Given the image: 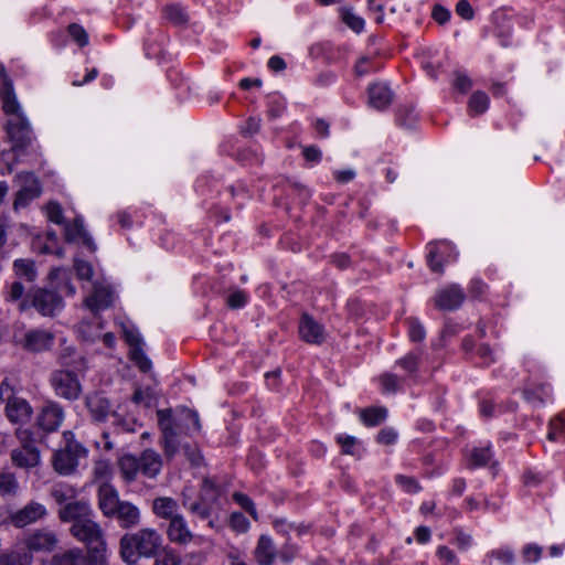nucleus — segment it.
Listing matches in <instances>:
<instances>
[{
	"label": "nucleus",
	"instance_id": "774afa93",
	"mask_svg": "<svg viewBox=\"0 0 565 565\" xmlns=\"http://www.w3.org/2000/svg\"><path fill=\"white\" fill-rule=\"evenodd\" d=\"M477 354L483 360V364L487 366L494 362L493 352L488 344H480L477 348Z\"/></svg>",
	"mask_w": 565,
	"mask_h": 565
},
{
	"label": "nucleus",
	"instance_id": "393cba45",
	"mask_svg": "<svg viewBox=\"0 0 565 565\" xmlns=\"http://www.w3.org/2000/svg\"><path fill=\"white\" fill-rule=\"evenodd\" d=\"M115 516L117 518L120 526L124 529L137 526L140 522L139 509L128 501L121 502V504L119 505L118 510L115 513Z\"/></svg>",
	"mask_w": 565,
	"mask_h": 565
},
{
	"label": "nucleus",
	"instance_id": "412c9836",
	"mask_svg": "<svg viewBox=\"0 0 565 565\" xmlns=\"http://www.w3.org/2000/svg\"><path fill=\"white\" fill-rule=\"evenodd\" d=\"M64 237L66 242H76L82 239V243L90 250H96V245L94 244L92 237L86 232L83 220L81 217H76L73 223L64 224Z\"/></svg>",
	"mask_w": 565,
	"mask_h": 565
},
{
	"label": "nucleus",
	"instance_id": "ea45409f",
	"mask_svg": "<svg viewBox=\"0 0 565 565\" xmlns=\"http://www.w3.org/2000/svg\"><path fill=\"white\" fill-rule=\"evenodd\" d=\"M154 399L156 394L150 387L137 388L131 396L135 404H143L146 407H150Z\"/></svg>",
	"mask_w": 565,
	"mask_h": 565
},
{
	"label": "nucleus",
	"instance_id": "4468645a",
	"mask_svg": "<svg viewBox=\"0 0 565 565\" xmlns=\"http://www.w3.org/2000/svg\"><path fill=\"white\" fill-rule=\"evenodd\" d=\"M85 406L94 423H105L109 416H117L111 409L110 401L102 393H92L85 397Z\"/></svg>",
	"mask_w": 565,
	"mask_h": 565
},
{
	"label": "nucleus",
	"instance_id": "f8f14e48",
	"mask_svg": "<svg viewBox=\"0 0 565 565\" xmlns=\"http://www.w3.org/2000/svg\"><path fill=\"white\" fill-rule=\"evenodd\" d=\"M7 135L12 142L13 151H22L31 145L32 132L23 115L11 117L7 121Z\"/></svg>",
	"mask_w": 565,
	"mask_h": 565
},
{
	"label": "nucleus",
	"instance_id": "20e7f679",
	"mask_svg": "<svg viewBox=\"0 0 565 565\" xmlns=\"http://www.w3.org/2000/svg\"><path fill=\"white\" fill-rule=\"evenodd\" d=\"M64 307L62 296L53 289L33 287L26 292L25 300L19 303V309L25 311L34 308L44 317H54Z\"/></svg>",
	"mask_w": 565,
	"mask_h": 565
},
{
	"label": "nucleus",
	"instance_id": "2f4dec72",
	"mask_svg": "<svg viewBox=\"0 0 565 565\" xmlns=\"http://www.w3.org/2000/svg\"><path fill=\"white\" fill-rule=\"evenodd\" d=\"M74 350L72 348H65L61 352L58 356V362L62 366L73 367L76 371H83L86 369L85 360L83 356L78 355L76 359H73L72 355Z\"/></svg>",
	"mask_w": 565,
	"mask_h": 565
},
{
	"label": "nucleus",
	"instance_id": "5fc2aeb1",
	"mask_svg": "<svg viewBox=\"0 0 565 565\" xmlns=\"http://www.w3.org/2000/svg\"><path fill=\"white\" fill-rule=\"evenodd\" d=\"M74 268L79 279L90 280L93 276V267L89 263L82 259H76L74 263Z\"/></svg>",
	"mask_w": 565,
	"mask_h": 565
},
{
	"label": "nucleus",
	"instance_id": "603ef678",
	"mask_svg": "<svg viewBox=\"0 0 565 565\" xmlns=\"http://www.w3.org/2000/svg\"><path fill=\"white\" fill-rule=\"evenodd\" d=\"M181 557L171 548H164L163 554L158 558L154 565H181Z\"/></svg>",
	"mask_w": 565,
	"mask_h": 565
},
{
	"label": "nucleus",
	"instance_id": "680f3d73",
	"mask_svg": "<svg viewBox=\"0 0 565 565\" xmlns=\"http://www.w3.org/2000/svg\"><path fill=\"white\" fill-rule=\"evenodd\" d=\"M438 250L436 244H430L429 253H428V265L430 269L435 273L441 274L444 271L443 264L437 260Z\"/></svg>",
	"mask_w": 565,
	"mask_h": 565
},
{
	"label": "nucleus",
	"instance_id": "4c0bfd02",
	"mask_svg": "<svg viewBox=\"0 0 565 565\" xmlns=\"http://www.w3.org/2000/svg\"><path fill=\"white\" fill-rule=\"evenodd\" d=\"M130 359L141 372L147 373L151 370V361L141 348L130 349Z\"/></svg>",
	"mask_w": 565,
	"mask_h": 565
},
{
	"label": "nucleus",
	"instance_id": "a211bd4d",
	"mask_svg": "<svg viewBox=\"0 0 565 565\" xmlns=\"http://www.w3.org/2000/svg\"><path fill=\"white\" fill-rule=\"evenodd\" d=\"M300 338L310 344H321L324 341V329L308 313L302 315L299 323Z\"/></svg>",
	"mask_w": 565,
	"mask_h": 565
},
{
	"label": "nucleus",
	"instance_id": "473e14b6",
	"mask_svg": "<svg viewBox=\"0 0 565 565\" xmlns=\"http://www.w3.org/2000/svg\"><path fill=\"white\" fill-rule=\"evenodd\" d=\"M18 489L19 482L12 472H0V495H14Z\"/></svg>",
	"mask_w": 565,
	"mask_h": 565
},
{
	"label": "nucleus",
	"instance_id": "de8ad7c7",
	"mask_svg": "<svg viewBox=\"0 0 565 565\" xmlns=\"http://www.w3.org/2000/svg\"><path fill=\"white\" fill-rule=\"evenodd\" d=\"M420 355L415 352H411L406 354L404 358L397 361V364L408 373H414L417 371L419 365Z\"/></svg>",
	"mask_w": 565,
	"mask_h": 565
},
{
	"label": "nucleus",
	"instance_id": "3c124183",
	"mask_svg": "<svg viewBox=\"0 0 565 565\" xmlns=\"http://www.w3.org/2000/svg\"><path fill=\"white\" fill-rule=\"evenodd\" d=\"M233 498L235 502L238 503L245 511H247L255 520L257 519L255 504L248 495L236 492L234 493Z\"/></svg>",
	"mask_w": 565,
	"mask_h": 565
},
{
	"label": "nucleus",
	"instance_id": "7ed1b4c3",
	"mask_svg": "<svg viewBox=\"0 0 565 565\" xmlns=\"http://www.w3.org/2000/svg\"><path fill=\"white\" fill-rule=\"evenodd\" d=\"M65 445L53 456V467L60 475H71L79 466L82 459L87 457L88 450L75 439L73 431L63 433Z\"/></svg>",
	"mask_w": 565,
	"mask_h": 565
},
{
	"label": "nucleus",
	"instance_id": "bf43d9fd",
	"mask_svg": "<svg viewBox=\"0 0 565 565\" xmlns=\"http://www.w3.org/2000/svg\"><path fill=\"white\" fill-rule=\"evenodd\" d=\"M246 299L244 291L236 290L227 297L226 303L231 309H238L245 306Z\"/></svg>",
	"mask_w": 565,
	"mask_h": 565
},
{
	"label": "nucleus",
	"instance_id": "052dcab7",
	"mask_svg": "<svg viewBox=\"0 0 565 565\" xmlns=\"http://www.w3.org/2000/svg\"><path fill=\"white\" fill-rule=\"evenodd\" d=\"M396 439L397 433L391 427L381 429L376 437L377 443L383 445H392L396 441Z\"/></svg>",
	"mask_w": 565,
	"mask_h": 565
},
{
	"label": "nucleus",
	"instance_id": "49530a36",
	"mask_svg": "<svg viewBox=\"0 0 565 565\" xmlns=\"http://www.w3.org/2000/svg\"><path fill=\"white\" fill-rule=\"evenodd\" d=\"M15 396V383L9 377H4L0 384V401L2 403H9V399H14Z\"/></svg>",
	"mask_w": 565,
	"mask_h": 565
},
{
	"label": "nucleus",
	"instance_id": "f3484780",
	"mask_svg": "<svg viewBox=\"0 0 565 565\" xmlns=\"http://www.w3.org/2000/svg\"><path fill=\"white\" fill-rule=\"evenodd\" d=\"M465 298L466 295L458 285H450L437 292L435 305L440 310L451 311L458 309Z\"/></svg>",
	"mask_w": 565,
	"mask_h": 565
},
{
	"label": "nucleus",
	"instance_id": "6ab92c4d",
	"mask_svg": "<svg viewBox=\"0 0 565 565\" xmlns=\"http://www.w3.org/2000/svg\"><path fill=\"white\" fill-rule=\"evenodd\" d=\"M90 514L89 505L83 501L68 502L58 510L60 520L62 522H72L73 524L87 520L90 518Z\"/></svg>",
	"mask_w": 565,
	"mask_h": 565
},
{
	"label": "nucleus",
	"instance_id": "58836bf2",
	"mask_svg": "<svg viewBox=\"0 0 565 565\" xmlns=\"http://www.w3.org/2000/svg\"><path fill=\"white\" fill-rule=\"evenodd\" d=\"M26 297L25 288L21 280H14L10 286L8 287V291L6 292V300L10 302H17L20 301V303L25 300Z\"/></svg>",
	"mask_w": 565,
	"mask_h": 565
},
{
	"label": "nucleus",
	"instance_id": "e433bc0d",
	"mask_svg": "<svg viewBox=\"0 0 565 565\" xmlns=\"http://www.w3.org/2000/svg\"><path fill=\"white\" fill-rule=\"evenodd\" d=\"M164 17L174 24L188 22V14L179 4H170L164 8Z\"/></svg>",
	"mask_w": 565,
	"mask_h": 565
},
{
	"label": "nucleus",
	"instance_id": "dca6fc26",
	"mask_svg": "<svg viewBox=\"0 0 565 565\" xmlns=\"http://www.w3.org/2000/svg\"><path fill=\"white\" fill-rule=\"evenodd\" d=\"M64 420V409L56 402H47L41 409L36 423L41 429L51 433L60 428Z\"/></svg>",
	"mask_w": 565,
	"mask_h": 565
},
{
	"label": "nucleus",
	"instance_id": "37998d69",
	"mask_svg": "<svg viewBox=\"0 0 565 565\" xmlns=\"http://www.w3.org/2000/svg\"><path fill=\"white\" fill-rule=\"evenodd\" d=\"M491 450L489 447L484 448H476L470 457V466L471 467H480L484 466L491 459Z\"/></svg>",
	"mask_w": 565,
	"mask_h": 565
},
{
	"label": "nucleus",
	"instance_id": "8fccbe9b",
	"mask_svg": "<svg viewBox=\"0 0 565 565\" xmlns=\"http://www.w3.org/2000/svg\"><path fill=\"white\" fill-rule=\"evenodd\" d=\"M46 215L47 218L55 224H65L63 216V209L56 202H50L46 205Z\"/></svg>",
	"mask_w": 565,
	"mask_h": 565
},
{
	"label": "nucleus",
	"instance_id": "4d7b16f0",
	"mask_svg": "<svg viewBox=\"0 0 565 565\" xmlns=\"http://www.w3.org/2000/svg\"><path fill=\"white\" fill-rule=\"evenodd\" d=\"M381 383L386 392H396L399 388V379L392 373H385L381 376Z\"/></svg>",
	"mask_w": 565,
	"mask_h": 565
},
{
	"label": "nucleus",
	"instance_id": "39448f33",
	"mask_svg": "<svg viewBox=\"0 0 565 565\" xmlns=\"http://www.w3.org/2000/svg\"><path fill=\"white\" fill-rule=\"evenodd\" d=\"M22 543L31 555L50 554L57 548L60 537L57 532L52 527L42 526L26 532Z\"/></svg>",
	"mask_w": 565,
	"mask_h": 565
},
{
	"label": "nucleus",
	"instance_id": "1a4fd4ad",
	"mask_svg": "<svg viewBox=\"0 0 565 565\" xmlns=\"http://www.w3.org/2000/svg\"><path fill=\"white\" fill-rule=\"evenodd\" d=\"M158 425L161 430V446L164 451V456L168 460H171L179 450V444L177 440V422L172 416V409H158L157 411Z\"/></svg>",
	"mask_w": 565,
	"mask_h": 565
},
{
	"label": "nucleus",
	"instance_id": "5701e85b",
	"mask_svg": "<svg viewBox=\"0 0 565 565\" xmlns=\"http://www.w3.org/2000/svg\"><path fill=\"white\" fill-rule=\"evenodd\" d=\"M153 514L169 522L174 518L179 516V504L178 501L171 497H158L152 501Z\"/></svg>",
	"mask_w": 565,
	"mask_h": 565
},
{
	"label": "nucleus",
	"instance_id": "7c9ffc66",
	"mask_svg": "<svg viewBox=\"0 0 565 565\" xmlns=\"http://www.w3.org/2000/svg\"><path fill=\"white\" fill-rule=\"evenodd\" d=\"M220 494V487L211 478L205 477L202 481L199 499H201L203 502L210 503L212 507Z\"/></svg>",
	"mask_w": 565,
	"mask_h": 565
},
{
	"label": "nucleus",
	"instance_id": "6e6552de",
	"mask_svg": "<svg viewBox=\"0 0 565 565\" xmlns=\"http://www.w3.org/2000/svg\"><path fill=\"white\" fill-rule=\"evenodd\" d=\"M76 370H55L50 375V384L55 394L67 401H76L82 394V384Z\"/></svg>",
	"mask_w": 565,
	"mask_h": 565
},
{
	"label": "nucleus",
	"instance_id": "cd10ccee",
	"mask_svg": "<svg viewBox=\"0 0 565 565\" xmlns=\"http://www.w3.org/2000/svg\"><path fill=\"white\" fill-rule=\"evenodd\" d=\"M13 271L19 278L18 280H25L26 282H34L38 278V270L35 263L29 258H19L13 262Z\"/></svg>",
	"mask_w": 565,
	"mask_h": 565
},
{
	"label": "nucleus",
	"instance_id": "6e6d98bb",
	"mask_svg": "<svg viewBox=\"0 0 565 565\" xmlns=\"http://www.w3.org/2000/svg\"><path fill=\"white\" fill-rule=\"evenodd\" d=\"M396 482L407 492L416 493L420 490V487L417 480L413 477H407L403 475L396 476Z\"/></svg>",
	"mask_w": 565,
	"mask_h": 565
},
{
	"label": "nucleus",
	"instance_id": "338daca9",
	"mask_svg": "<svg viewBox=\"0 0 565 565\" xmlns=\"http://www.w3.org/2000/svg\"><path fill=\"white\" fill-rule=\"evenodd\" d=\"M124 338L125 341L130 345V349L141 348L142 339L137 331L125 329Z\"/></svg>",
	"mask_w": 565,
	"mask_h": 565
},
{
	"label": "nucleus",
	"instance_id": "a18cd8bd",
	"mask_svg": "<svg viewBox=\"0 0 565 565\" xmlns=\"http://www.w3.org/2000/svg\"><path fill=\"white\" fill-rule=\"evenodd\" d=\"M114 427L118 433H135L137 420L134 418L124 417L117 414L114 416Z\"/></svg>",
	"mask_w": 565,
	"mask_h": 565
},
{
	"label": "nucleus",
	"instance_id": "f704fd0d",
	"mask_svg": "<svg viewBox=\"0 0 565 565\" xmlns=\"http://www.w3.org/2000/svg\"><path fill=\"white\" fill-rule=\"evenodd\" d=\"M50 495L57 504H66L75 497V491L72 487L60 483L51 488Z\"/></svg>",
	"mask_w": 565,
	"mask_h": 565
},
{
	"label": "nucleus",
	"instance_id": "0e129e2a",
	"mask_svg": "<svg viewBox=\"0 0 565 565\" xmlns=\"http://www.w3.org/2000/svg\"><path fill=\"white\" fill-rule=\"evenodd\" d=\"M456 13L465 20H472L475 12L471 4L467 0H460L456 6Z\"/></svg>",
	"mask_w": 565,
	"mask_h": 565
},
{
	"label": "nucleus",
	"instance_id": "c9c22d12",
	"mask_svg": "<svg viewBox=\"0 0 565 565\" xmlns=\"http://www.w3.org/2000/svg\"><path fill=\"white\" fill-rule=\"evenodd\" d=\"M489 107V97L483 92H475L469 99V109L477 115L484 113Z\"/></svg>",
	"mask_w": 565,
	"mask_h": 565
},
{
	"label": "nucleus",
	"instance_id": "c85d7f7f",
	"mask_svg": "<svg viewBox=\"0 0 565 565\" xmlns=\"http://www.w3.org/2000/svg\"><path fill=\"white\" fill-rule=\"evenodd\" d=\"M53 565H86V556L82 550L72 548L61 554H55L52 559Z\"/></svg>",
	"mask_w": 565,
	"mask_h": 565
},
{
	"label": "nucleus",
	"instance_id": "13d9d810",
	"mask_svg": "<svg viewBox=\"0 0 565 565\" xmlns=\"http://www.w3.org/2000/svg\"><path fill=\"white\" fill-rule=\"evenodd\" d=\"M337 443L341 446L342 454L354 455L353 448L358 443L355 437L339 435L337 437Z\"/></svg>",
	"mask_w": 565,
	"mask_h": 565
},
{
	"label": "nucleus",
	"instance_id": "9d476101",
	"mask_svg": "<svg viewBox=\"0 0 565 565\" xmlns=\"http://www.w3.org/2000/svg\"><path fill=\"white\" fill-rule=\"evenodd\" d=\"M14 182L19 186L13 202L14 210L25 207L31 201L39 198L42 190L38 178L32 172H21Z\"/></svg>",
	"mask_w": 565,
	"mask_h": 565
},
{
	"label": "nucleus",
	"instance_id": "a878e982",
	"mask_svg": "<svg viewBox=\"0 0 565 565\" xmlns=\"http://www.w3.org/2000/svg\"><path fill=\"white\" fill-rule=\"evenodd\" d=\"M393 98V94L388 86L384 84H373L369 87L370 105L376 109L386 108Z\"/></svg>",
	"mask_w": 565,
	"mask_h": 565
},
{
	"label": "nucleus",
	"instance_id": "864d4df0",
	"mask_svg": "<svg viewBox=\"0 0 565 565\" xmlns=\"http://www.w3.org/2000/svg\"><path fill=\"white\" fill-rule=\"evenodd\" d=\"M182 451L186 459L193 465V466H200L202 462V456L199 450V448L195 445L185 444L182 446Z\"/></svg>",
	"mask_w": 565,
	"mask_h": 565
},
{
	"label": "nucleus",
	"instance_id": "69168bd1",
	"mask_svg": "<svg viewBox=\"0 0 565 565\" xmlns=\"http://www.w3.org/2000/svg\"><path fill=\"white\" fill-rule=\"evenodd\" d=\"M20 106L14 96L8 95L3 100V110L7 115H11L12 117L17 115H21L19 113Z\"/></svg>",
	"mask_w": 565,
	"mask_h": 565
},
{
	"label": "nucleus",
	"instance_id": "a19ab883",
	"mask_svg": "<svg viewBox=\"0 0 565 565\" xmlns=\"http://www.w3.org/2000/svg\"><path fill=\"white\" fill-rule=\"evenodd\" d=\"M408 326V335L413 342H420L425 339V329L416 318H408L406 320Z\"/></svg>",
	"mask_w": 565,
	"mask_h": 565
},
{
	"label": "nucleus",
	"instance_id": "e2e57ef3",
	"mask_svg": "<svg viewBox=\"0 0 565 565\" xmlns=\"http://www.w3.org/2000/svg\"><path fill=\"white\" fill-rule=\"evenodd\" d=\"M431 17L438 24L443 25L450 19V11L440 4H435Z\"/></svg>",
	"mask_w": 565,
	"mask_h": 565
},
{
	"label": "nucleus",
	"instance_id": "72a5a7b5",
	"mask_svg": "<svg viewBox=\"0 0 565 565\" xmlns=\"http://www.w3.org/2000/svg\"><path fill=\"white\" fill-rule=\"evenodd\" d=\"M184 497L182 504L184 508H186L192 514L198 515L202 520H206L210 518L212 513V507L210 503L203 502L201 499H199L195 502L189 503L185 499L184 492L182 493Z\"/></svg>",
	"mask_w": 565,
	"mask_h": 565
},
{
	"label": "nucleus",
	"instance_id": "c03bdc74",
	"mask_svg": "<svg viewBox=\"0 0 565 565\" xmlns=\"http://www.w3.org/2000/svg\"><path fill=\"white\" fill-rule=\"evenodd\" d=\"M342 20L350 29L358 33L364 28V20L355 15L350 9H342Z\"/></svg>",
	"mask_w": 565,
	"mask_h": 565
},
{
	"label": "nucleus",
	"instance_id": "0eeeda50",
	"mask_svg": "<svg viewBox=\"0 0 565 565\" xmlns=\"http://www.w3.org/2000/svg\"><path fill=\"white\" fill-rule=\"evenodd\" d=\"M21 445L11 451L13 466L23 469H31L40 465V451L30 430H21L18 435Z\"/></svg>",
	"mask_w": 565,
	"mask_h": 565
},
{
	"label": "nucleus",
	"instance_id": "4be33fe9",
	"mask_svg": "<svg viewBox=\"0 0 565 565\" xmlns=\"http://www.w3.org/2000/svg\"><path fill=\"white\" fill-rule=\"evenodd\" d=\"M32 413L29 402L21 397L9 399L6 405V415L11 423H26L31 419Z\"/></svg>",
	"mask_w": 565,
	"mask_h": 565
},
{
	"label": "nucleus",
	"instance_id": "9b49d317",
	"mask_svg": "<svg viewBox=\"0 0 565 565\" xmlns=\"http://www.w3.org/2000/svg\"><path fill=\"white\" fill-rule=\"evenodd\" d=\"M49 511L43 503L31 500L21 509L9 514L10 523L17 529H23L28 525L43 521L47 518Z\"/></svg>",
	"mask_w": 565,
	"mask_h": 565
},
{
	"label": "nucleus",
	"instance_id": "ddd939ff",
	"mask_svg": "<svg viewBox=\"0 0 565 565\" xmlns=\"http://www.w3.org/2000/svg\"><path fill=\"white\" fill-rule=\"evenodd\" d=\"M166 534L168 540L177 545L185 546L188 544L200 541L201 537L194 534L189 525L186 520L182 514L174 518L168 523Z\"/></svg>",
	"mask_w": 565,
	"mask_h": 565
},
{
	"label": "nucleus",
	"instance_id": "aec40b11",
	"mask_svg": "<svg viewBox=\"0 0 565 565\" xmlns=\"http://www.w3.org/2000/svg\"><path fill=\"white\" fill-rule=\"evenodd\" d=\"M122 501L110 484H103L98 489V507L105 516H115L116 511Z\"/></svg>",
	"mask_w": 565,
	"mask_h": 565
},
{
	"label": "nucleus",
	"instance_id": "423d86ee",
	"mask_svg": "<svg viewBox=\"0 0 565 565\" xmlns=\"http://www.w3.org/2000/svg\"><path fill=\"white\" fill-rule=\"evenodd\" d=\"M70 532L76 540L85 543L90 552L102 554L106 551L104 532L92 518L77 522V524H72Z\"/></svg>",
	"mask_w": 565,
	"mask_h": 565
},
{
	"label": "nucleus",
	"instance_id": "79ce46f5",
	"mask_svg": "<svg viewBox=\"0 0 565 565\" xmlns=\"http://www.w3.org/2000/svg\"><path fill=\"white\" fill-rule=\"evenodd\" d=\"M380 68L379 65H375L374 61L370 56H362L358 60L354 72L358 76L366 75L371 72H375Z\"/></svg>",
	"mask_w": 565,
	"mask_h": 565
},
{
	"label": "nucleus",
	"instance_id": "c756f323",
	"mask_svg": "<svg viewBox=\"0 0 565 565\" xmlns=\"http://www.w3.org/2000/svg\"><path fill=\"white\" fill-rule=\"evenodd\" d=\"M386 417L387 409L385 407H366L360 411V419L369 427L380 425Z\"/></svg>",
	"mask_w": 565,
	"mask_h": 565
},
{
	"label": "nucleus",
	"instance_id": "bb28decb",
	"mask_svg": "<svg viewBox=\"0 0 565 565\" xmlns=\"http://www.w3.org/2000/svg\"><path fill=\"white\" fill-rule=\"evenodd\" d=\"M255 557L260 565H271L276 558V547L270 537L262 535L255 548Z\"/></svg>",
	"mask_w": 565,
	"mask_h": 565
},
{
	"label": "nucleus",
	"instance_id": "2eb2a0df",
	"mask_svg": "<svg viewBox=\"0 0 565 565\" xmlns=\"http://www.w3.org/2000/svg\"><path fill=\"white\" fill-rule=\"evenodd\" d=\"M54 342V334L43 329H32L24 333L20 345L29 352L40 353L50 350Z\"/></svg>",
	"mask_w": 565,
	"mask_h": 565
},
{
	"label": "nucleus",
	"instance_id": "f257e3e1",
	"mask_svg": "<svg viewBox=\"0 0 565 565\" xmlns=\"http://www.w3.org/2000/svg\"><path fill=\"white\" fill-rule=\"evenodd\" d=\"M162 536L154 529H141L135 533H126L119 542L121 558L135 564L141 557H153L162 548Z\"/></svg>",
	"mask_w": 565,
	"mask_h": 565
},
{
	"label": "nucleus",
	"instance_id": "b1692460",
	"mask_svg": "<svg viewBox=\"0 0 565 565\" xmlns=\"http://www.w3.org/2000/svg\"><path fill=\"white\" fill-rule=\"evenodd\" d=\"M85 303L94 312L105 310L113 303V294L107 287L95 286L93 294L86 298Z\"/></svg>",
	"mask_w": 565,
	"mask_h": 565
},
{
	"label": "nucleus",
	"instance_id": "09e8293b",
	"mask_svg": "<svg viewBox=\"0 0 565 565\" xmlns=\"http://www.w3.org/2000/svg\"><path fill=\"white\" fill-rule=\"evenodd\" d=\"M68 34L72 36V39L81 46L84 47L88 43V35L86 31L76 23L68 25Z\"/></svg>",
	"mask_w": 565,
	"mask_h": 565
},
{
	"label": "nucleus",
	"instance_id": "f03ea898",
	"mask_svg": "<svg viewBox=\"0 0 565 565\" xmlns=\"http://www.w3.org/2000/svg\"><path fill=\"white\" fill-rule=\"evenodd\" d=\"M118 468L121 478L131 483L140 473L145 478L156 479L163 466L162 456L154 449L147 448L139 456L126 454L118 459Z\"/></svg>",
	"mask_w": 565,
	"mask_h": 565
}]
</instances>
